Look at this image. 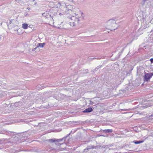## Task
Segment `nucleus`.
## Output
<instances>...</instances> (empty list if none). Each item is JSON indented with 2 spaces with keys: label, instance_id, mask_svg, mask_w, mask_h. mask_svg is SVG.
I'll use <instances>...</instances> for the list:
<instances>
[{
  "label": "nucleus",
  "instance_id": "nucleus-1",
  "mask_svg": "<svg viewBox=\"0 0 153 153\" xmlns=\"http://www.w3.org/2000/svg\"><path fill=\"white\" fill-rule=\"evenodd\" d=\"M64 1L58 0L57 6L63 8L65 13L69 11L71 16L68 17L70 25L74 26L80 23L84 17V13L79 9L76 8L72 10L73 6L71 5H66L63 2Z\"/></svg>",
  "mask_w": 153,
  "mask_h": 153
},
{
  "label": "nucleus",
  "instance_id": "nucleus-2",
  "mask_svg": "<svg viewBox=\"0 0 153 153\" xmlns=\"http://www.w3.org/2000/svg\"><path fill=\"white\" fill-rule=\"evenodd\" d=\"M107 24L108 29L111 31L114 30L117 27V25L114 20H109L107 22Z\"/></svg>",
  "mask_w": 153,
  "mask_h": 153
},
{
  "label": "nucleus",
  "instance_id": "nucleus-3",
  "mask_svg": "<svg viewBox=\"0 0 153 153\" xmlns=\"http://www.w3.org/2000/svg\"><path fill=\"white\" fill-rule=\"evenodd\" d=\"M42 15L44 17L47 18L52 19L53 14L50 11L46 12L42 14Z\"/></svg>",
  "mask_w": 153,
  "mask_h": 153
},
{
  "label": "nucleus",
  "instance_id": "nucleus-4",
  "mask_svg": "<svg viewBox=\"0 0 153 153\" xmlns=\"http://www.w3.org/2000/svg\"><path fill=\"white\" fill-rule=\"evenodd\" d=\"M65 137H64L65 138ZM63 138L60 139H50L48 140V141L50 142L51 143H52L53 142H55L56 144H57L56 143H58L62 141L63 139Z\"/></svg>",
  "mask_w": 153,
  "mask_h": 153
},
{
  "label": "nucleus",
  "instance_id": "nucleus-5",
  "mask_svg": "<svg viewBox=\"0 0 153 153\" xmlns=\"http://www.w3.org/2000/svg\"><path fill=\"white\" fill-rule=\"evenodd\" d=\"M151 77L152 76L150 74H146L144 76V80L146 81H148L149 80Z\"/></svg>",
  "mask_w": 153,
  "mask_h": 153
},
{
  "label": "nucleus",
  "instance_id": "nucleus-6",
  "mask_svg": "<svg viewBox=\"0 0 153 153\" xmlns=\"http://www.w3.org/2000/svg\"><path fill=\"white\" fill-rule=\"evenodd\" d=\"M94 109V108H92L91 107L89 108H88L85 109V110L83 111V113H90Z\"/></svg>",
  "mask_w": 153,
  "mask_h": 153
},
{
  "label": "nucleus",
  "instance_id": "nucleus-7",
  "mask_svg": "<svg viewBox=\"0 0 153 153\" xmlns=\"http://www.w3.org/2000/svg\"><path fill=\"white\" fill-rule=\"evenodd\" d=\"M45 43H38V44L37 45V47H40L41 48H43L44 45H45Z\"/></svg>",
  "mask_w": 153,
  "mask_h": 153
},
{
  "label": "nucleus",
  "instance_id": "nucleus-8",
  "mask_svg": "<svg viewBox=\"0 0 153 153\" xmlns=\"http://www.w3.org/2000/svg\"><path fill=\"white\" fill-rule=\"evenodd\" d=\"M28 27V25L26 23H24L22 25V28L25 29L27 28Z\"/></svg>",
  "mask_w": 153,
  "mask_h": 153
},
{
  "label": "nucleus",
  "instance_id": "nucleus-9",
  "mask_svg": "<svg viewBox=\"0 0 153 153\" xmlns=\"http://www.w3.org/2000/svg\"><path fill=\"white\" fill-rule=\"evenodd\" d=\"M103 131L105 132L106 133H111L113 131L112 129H105L103 130Z\"/></svg>",
  "mask_w": 153,
  "mask_h": 153
},
{
  "label": "nucleus",
  "instance_id": "nucleus-10",
  "mask_svg": "<svg viewBox=\"0 0 153 153\" xmlns=\"http://www.w3.org/2000/svg\"><path fill=\"white\" fill-rule=\"evenodd\" d=\"M133 142L135 143V144H138L140 143H142L143 142V141H133Z\"/></svg>",
  "mask_w": 153,
  "mask_h": 153
},
{
  "label": "nucleus",
  "instance_id": "nucleus-11",
  "mask_svg": "<svg viewBox=\"0 0 153 153\" xmlns=\"http://www.w3.org/2000/svg\"><path fill=\"white\" fill-rule=\"evenodd\" d=\"M91 148H94V147H93V146H92L91 147H90V146H87V148H86V149H84V151L85 152V151L86 150L89 149H91Z\"/></svg>",
  "mask_w": 153,
  "mask_h": 153
},
{
  "label": "nucleus",
  "instance_id": "nucleus-12",
  "mask_svg": "<svg viewBox=\"0 0 153 153\" xmlns=\"http://www.w3.org/2000/svg\"><path fill=\"white\" fill-rule=\"evenodd\" d=\"M15 21V20H10V25H8V27L9 26V27H10L11 26H12L13 25V23H11V22H12V21Z\"/></svg>",
  "mask_w": 153,
  "mask_h": 153
},
{
  "label": "nucleus",
  "instance_id": "nucleus-13",
  "mask_svg": "<svg viewBox=\"0 0 153 153\" xmlns=\"http://www.w3.org/2000/svg\"><path fill=\"white\" fill-rule=\"evenodd\" d=\"M150 61L151 63H153V58H151L150 59Z\"/></svg>",
  "mask_w": 153,
  "mask_h": 153
},
{
  "label": "nucleus",
  "instance_id": "nucleus-14",
  "mask_svg": "<svg viewBox=\"0 0 153 153\" xmlns=\"http://www.w3.org/2000/svg\"><path fill=\"white\" fill-rule=\"evenodd\" d=\"M37 48V47H36V48H33L32 50V51H34L36 49V48Z\"/></svg>",
  "mask_w": 153,
  "mask_h": 153
},
{
  "label": "nucleus",
  "instance_id": "nucleus-15",
  "mask_svg": "<svg viewBox=\"0 0 153 153\" xmlns=\"http://www.w3.org/2000/svg\"><path fill=\"white\" fill-rule=\"evenodd\" d=\"M129 109H123V111H127V110H129Z\"/></svg>",
  "mask_w": 153,
  "mask_h": 153
},
{
  "label": "nucleus",
  "instance_id": "nucleus-16",
  "mask_svg": "<svg viewBox=\"0 0 153 153\" xmlns=\"http://www.w3.org/2000/svg\"><path fill=\"white\" fill-rule=\"evenodd\" d=\"M90 104H91V105H92L93 104V102H92L91 101H90Z\"/></svg>",
  "mask_w": 153,
  "mask_h": 153
},
{
  "label": "nucleus",
  "instance_id": "nucleus-17",
  "mask_svg": "<svg viewBox=\"0 0 153 153\" xmlns=\"http://www.w3.org/2000/svg\"><path fill=\"white\" fill-rule=\"evenodd\" d=\"M151 74V76H153V73H151V74Z\"/></svg>",
  "mask_w": 153,
  "mask_h": 153
},
{
  "label": "nucleus",
  "instance_id": "nucleus-18",
  "mask_svg": "<svg viewBox=\"0 0 153 153\" xmlns=\"http://www.w3.org/2000/svg\"><path fill=\"white\" fill-rule=\"evenodd\" d=\"M152 31H153V30H152L151 31V32H152Z\"/></svg>",
  "mask_w": 153,
  "mask_h": 153
},
{
  "label": "nucleus",
  "instance_id": "nucleus-19",
  "mask_svg": "<svg viewBox=\"0 0 153 153\" xmlns=\"http://www.w3.org/2000/svg\"><path fill=\"white\" fill-rule=\"evenodd\" d=\"M36 4V2L35 3V4Z\"/></svg>",
  "mask_w": 153,
  "mask_h": 153
},
{
  "label": "nucleus",
  "instance_id": "nucleus-20",
  "mask_svg": "<svg viewBox=\"0 0 153 153\" xmlns=\"http://www.w3.org/2000/svg\"><path fill=\"white\" fill-rule=\"evenodd\" d=\"M29 10V9H30V8H27Z\"/></svg>",
  "mask_w": 153,
  "mask_h": 153
},
{
  "label": "nucleus",
  "instance_id": "nucleus-21",
  "mask_svg": "<svg viewBox=\"0 0 153 153\" xmlns=\"http://www.w3.org/2000/svg\"><path fill=\"white\" fill-rule=\"evenodd\" d=\"M33 0V1H35V0Z\"/></svg>",
  "mask_w": 153,
  "mask_h": 153
},
{
  "label": "nucleus",
  "instance_id": "nucleus-22",
  "mask_svg": "<svg viewBox=\"0 0 153 153\" xmlns=\"http://www.w3.org/2000/svg\"><path fill=\"white\" fill-rule=\"evenodd\" d=\"M152 117H153V114L152 115Z\"/></svg>",
  "mask_w": 153,
  "mask_h": 153
},
{
  "label": "nucleus",
  "instance_id": "nucleus-23",
  "mask_svg": "<svg viewBox=\"0 0 153 153\" xmlns=\"http://www.w3.org/2000/svg\"><path fill=\"white\" fill-rule=\"evenodd\" d=\"M144 28H146V27H144Z\"/></svg>",
  "mask_w": 153,
  "mask_h": 153
},
{
  "label": "nucleus",
  "instance_id": "nucleus-24",
  "mask_svg": "<svg viewBox=\"0 0 153 153\" xmlns=\"http://www.w3.org/2000/svg\"><path fill=\"white\" fill-rule=\"evenodd\" d=\"M101 136H103V135H101Z\"/></svg>",
  "mask_w": 153,
  "mask_h": 153
}]
</instances>
